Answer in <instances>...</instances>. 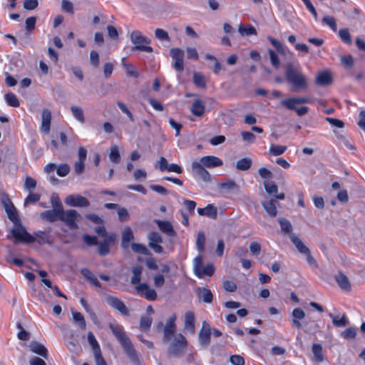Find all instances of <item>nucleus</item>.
I'll list each match as a JSON object with an SVG mask.
<instances>
[{"instance_id": "f704fd0d", "label": "nucleus", "mask_w": 365, "mask_h": 365, "mask_svg": "<svg viewBox=\"0 0 365 365\" xmlns=\"http://www.w3.org/2000/svg\"><path fill=\"white\" fill-rule=\"evenodd\" d=\"M4 98L7 105L9 106L17 108L20 105L18 98L11 92L5 94Z\"/></svg>"}, {"instance_id": "4c0bfd02", "label": "nucleus", "mask_w": 365, "mask_h": 365, "mask_svg": "<svg viewBox=\"0 0 365 365\" xmlns=\"http://www.w3.org/2000/svg\"><path fill=\"white\" fill-rule=\"evenodd\" d=\"M322 21L324 24L328 26L334 32H336L337 25L336 19L333 16H324Z\"/></svg>"}, {"instance_id": "9b49d317", "label": "nucleus", "mask_w": 365, "mask_h": 365, "mask_svg": "<svg viewBox=\"0 0 365 365\" xmlns=\"http://www.w3.org/2000/svg\"><path fill=\"white\" fill-rule=\"evenodd\" d=\"M1 201L9 219L12 222L19 220L16 209L8 195L3 197Z\"/></svg>"}, {"instance_id": "c756f323", "label": "nucleus", "mask_w": 365, "mask_h": 365, "mask_svg": "<svg viewBox=\"0 0 365 365\" xmlns=\"http://www.w3.org/2000/svg\"><path fill=\"white\" fill-rule=\"evenodd\" d=\"M133 231L130 227H127L122 232L121 245L123 248L128 247L129 242L133 239Z\"/></svg>"}, {"instance_id": "052dcab7", "label": "nucleus", "mask_w": 365, "mask_h": 365, "mask_svg": "<svg viewBox=\"0 0 365 365\" xmlns=\"http://www.w3.org/2000/svg\"><path fill=\"white\" fill-rule=\"evenodd\" d=\"M241 136L244 141H246L250 143H253L256 139L255 134L250 131L241 132Z\"/></svg>"}, {"instance_id": "1a4fd4ad", "label": "nucleus", "mask_w": 365, "mask_h": 365, "mask_svg": "<svg viewBox=\"0 0 365 365\" xmlns=\"http://www.w3.org/2000/svg\"><path fill=\"white\" fill-rule=\"evenodd\" d=\"M149 240L148 246L158 254L163 252V247L160 245L163 242L162 236L157 232H151L148 236Z\"/></svg>"}, {"instance_id": "6e6552de", "label": "nucleus", "mask_w": 365, "mask_h": 365, "mask_svg": "<svg viewBox=\"0 0 365 365\" xmlns=\"http://www.w3.org/2000/svg\"><path fill=\"white\" fill-rule=\"evenodd\" d=\"M187 344V339L182 334H178L170 347V352L174 356L180 355Z\"/></svg>"}, {"instance_id": "f257e3e1", "label": "nucleus", "mask_w": 365, "mask_h": 365, "mask_svg": "<svg viewBox=\"0 0 365 365\" xmlns=\"http://www.w3.org/2000/svg\"><path fill=\"white\" fill-rule=\"evenodd\" d=\"M58 203L57 207L43 211L41 214V218L49 222L61 220L70 229H78L77 221L81 218V215L76 210H64L61 201L58 200Z\"/></svg>"}, {"instance_id": "49530a36", "label": "nucleus", "mask_w": 365, "mask_h": 365, "mask_svg": "<svg viewBox=\"0 0 365 365\" xmlns=\"http://www.w3.org/2000/svg\"><path fill=\"white\" fill-rule=\"evenodd\" d=\"M264 186L266 192L271 195H275L277 193L278 187L274 182L266 181L264 182Z\"/></svg>"}, {"instance_id": "338daca9", "label": "nucleus", "mask_w": 365, "mask_h": 365, "mask_svg": "<svg viewBox=\"0 0 365 365\" xmlns=\"http://www.w3.org/2000/svg\"><path fill=\"white\" fill-rule=\"evenodd\" d=\"M40 195L38 193H29L25 198L24 202L26 204H34L40 200Z\"/></svg>"}, {"instance_id": "f03ea898", "label": "nucleus", "mask_w": 365, "mask_h": 365, "mask_svg": "<svg viewBox=\"0 0 365 365\" xmlns=\"http://www.w3.org/2000/svg\"><path fill=\"white\" fill-rule=\"evenodd\" d=\"M16 243L30 244L36 242L38 245L51 244L50 235L44 231L38 230L31 235L21 224L11 231Z\"/></svg>"}, {"instance_id": "de8ad7c7", "label": "nucleus", "mask_w": 365, "mask_h": 365, "mask_svg": "<svg viewBox=\"0 0 365 365\" xmlns=\"http://www.w3.org/2000/svg\"><path fill=\"white\" fill-rule=\"evenodd\" d=\"M205 236L202 232H200L197 234V237L196 240V246L199 252H203L205 249Z\"/></svg>"}, {"instance_id": "5fc2aeb1", "label": "nucleus", "mask_w": 365, "mask_h": 365, "mask_svg": "<svg viewBox=\"0 0 365 365\" xmlns=\"http://www.w3.org/2000/svg\"><path fill=\"white\" fill-rule=\"evenodd\" d=\"M36 187V181L30 176H26L24 182V187L27 190H34Z\"/></svg>"}, {"instance_id": "39448f33", "label": "nucleus", "mask_w": 365, "mask_h": 365, "mask_svg": "<svg viewBox=\"0 0 365 365\" xmlns=\"http://www.w3.org/2000/svg\"><path fill=\"white\" fill-rule=\"evenodd\" d=\"M130 38L135 46L133 49L145 51L148 53L153 52V49L151 46H148L150 43V39L145 36H143L142 33L138 30L133 31L131 33Z\"/></svg>"}, {"instance_id": "680f3d73", "label": "nucleus", "mask_w": 365, "mask_h": 365, "mask_svg": "<svg viewBox=\"0 0 365 365\" xmlns=\"http://www.w3.org/2000/svg\"><path fill=\"white\" fill-rule=\"evenodd\" d=\"M17 327L21 329L17 334L18 338L22 341H28L30 338V334L22 328L21 324L19 322L17 323Z\"/></svg>"}, {"instance_id": "c9c22d12", "label": "nucleus", "mask_w": 365, "mask_h": 365, "mask_svg": "<svg viewBox=\"0 0 365 365\" xmlns=\"http://www.w3.org/2000/svg\"><path fill=\"white\" fill-rule=\"evenodd\" d=\"M239 32L242 36H244V35L252 36V35H257V34L255 28L251 24H248L246 26L240 25L239 26Z\"/></svg>"}, {"instance_id": "f8f14e48", "label": "nucleus", "mask_w": 365, "mask_h": 365, "mask_svg": "<svg viewBox=\"0 0 365 365\" xmlns=\"http://www.w3.org/2000/svg\"><path fill=\"white\" fill-rule=\"evenodd\" d=\"M108 304L113 309L118 310L121 314L127 316L129 314V311L125 304L115 297L109 296L107 297Z\"/></svg>"}, {"instance_id": "b1692460", "label": "nucleus", "mask_w": 365, "mask_h": 365, "mask_svg": "<svg viewBox=\"0 0 365 365\" xmlns=\"http://www.w3.org/2000/svg\"><path fill=\"white\" fill-rule=\"evenodd\" d=\"M215 272V267L212 264H208L205 267H197L195 274L199 278H202L204 276H212Z\"/></svg>"}, {"instance_id": "a18cd8bd", "label": "nucleus", "mask_w": 365, "mask_h": 365, "mask_svg": "<svg viewBox=\"0 0 365 365\" xmlns=\"http://www.w3.org/2000/svg\"><path fill=\"white\" fill-rule=\"evenodd\" d=\"M356 328L350 327L342 331L341 336L345 339H351L356 337Z\"/></svg>"}, {"instance_id": "bb28decb", "label": "nucleus", "mask_w": 365, "mask_h": 365, "mask_svg": "<svg viewBox=\"0 0 365 365\" xmlns=\"http://www.w3.org/2000/svg\"><path fill=\"white\" fill-rule=\"evenodd\" d=\"M205 110V106L204 103L201 100H195L191 106L190 110L193 115L195 116L200 117L202 116Z\"/></svg>"}, {"instance_id": "72a5a7b5", "label": "nucleus", "mask_w": 365, "mask_h": 365, "mask_svg": "<svg viewBox=\"0 0 365 365\" xmlns=\"http://www.w3.org/2000/svg\"><path fill=\"white\" fill-rule=\"evenodd\" d=\"M88 341L93 349V354L101 352L100 345L91 331H89L88 334Z\"/></svg>"}, {"instance_id": "bf43d9fd", "label": "nucleus", "mask_w": 365, "mask_h": 365, "mask_svg": "<svg viewBox=\"0 0 365 365\" xmlns=\"http://www.w3.org/2000/svg\"><path fill=\"white\" fill-rule=\"evenodd\" d=\"M349 324V320L347 319L345 314H343L341 319H338L337 317H334L333 319V324L337 327H345Z\"/></svg>"}, {"instance_id": "a211bd4d", "label": "nucleus", "mask_w": 365, "mask_h": 365, "mask_svg": "<svg viewBox=\"0 0 365 365\" xmlns=\"http://www.w3.org/2000/svg\"><path fill=\"white\" fill-rule=\"evenodd\" d=\"M335 279L341 289L345 292L351 291V287L349 279L343 272H339L335 275Z\"/></svg>"}, {"instance_id": "ddd939ff", "label": "nucleus", "mask_w": 365, "mask_h": 365, "mask_svg": "<svg viewBox=\"0 0 365 365\" xmlns=\"http://www.w3.org/2000/svg\"><path fill=\"white\" fill-rule=\"evenodd\" d=\"M154 222L158 225L159 230L163 233L170 237L176 236V232L170 222L168 220H155Z\"/></svg>"}, {"instance_id": "2f4dec72", "label": "nucleus", "mask_w": 365, "mask_h": 365, "mask_svg": "<svg viewBox=\"0 0 365 365\" xmlns=\"http://www.w3.org/2000/svg\"><path fill=\"white\" fill-rule=\"evenodd\" d=\"M193 83L199 88L205 89L206 88L205 78L201 73L195 72L193 73Z\"/></svg>"}, {"instance_id": "58836bf2", "label": "nucleus", "mask_w": 365, "mask_h": 365, "mask_svg": "<svg viewBox=\"0 0 365 365\" xmlns=\"http://www.w3.org/2000/svg\"><path fill=\"white\" fill-rule=\"evenodd\" d=\"M287 149L285 145H277L272 144L269 148V153L274 156L282 155Z\"/></svg>"}, {"instance_id": "79ce46f5", "label": "nucleus", "mask_w": 365, "mask_h": 365, "mask_svg": "<svg viewBox=\"0 0 365 365\" xmlns=\"http://www.w3.org/2000/svg\"><path fill=\"white\" fill-rule=\"evenodd\" d=\"M152 319L151 317L147 316V315H143L140 317V329L143 330V331H148L150 329V326L152 324Z\"/></svg>"}, {"instance_id": "4be33fe9", "label": "nucleus", "mask_w": 365, "mask_h": 365, "mask_svg": "<svg viewBox=\"0 0 365 365\" xmlns=\"http://www.w3.org/2000/svg\"><path fill=\"white\" fill-rule=\"evenodd\" d=\"M51 121V111L47 108L43 109L42 111L41 129L46 133L50 131Z\"/></svg>"}, {"instance_id": "864d4df0", "label": "nucleus", "mask_w": 365, "mask_h": 365, "mask_svg": "<svg viewBox=\"0 0 365 365\" xmlns=\"http://www.w3.org/2000/svg\"><path fill=\"white\" fill-rule=\"evenodd\" d=\"M69 171H70V168L66 163L61 164L58 167H56L57 175L60 177L66 176L69 173Z\"/></svg>"}, {"instance_id": "412c9836", "label": "nucleus", "mask_w": 365, "mask_h": 365, "mask_svg": "<svg viewBox=\"0 0 365 365\" xmlns=\"http://www.w3.org/2000/svg\"><path fill=\"white\" fill-rule=\"evenodd\" d=\"M30 349L33 353L38 354L46 359H48V350L43 344L37 341H32L30 344Z\"/></svg>"}, {"instance_id": "09e8293b", "label": "nucleus", "mask_w": 365, "mask_h": 365, "mask_svg": "<svg viewBox=\"0 0 365 365\" xmlns=\"http://www.w3.org/2000/svg\"><path fill=\"white\" fill-rule=\"evenodd\" d=\"M123 66L125 68L126 74L128 76L134 78H138L139 76V73L133 65L123 63Z\"/></svg>"}, {"instance_id": "dca6fc26", "label": "nucleus", "mask_w": 365, "mask_h": 365, "mask_svg": "<svg viewBox=\"0 0 365 365\" xmlns=\"http://www.w3.org/2000/svg\"><path fill=\"white\" fill-rule=\"evenodd\" d=\"M175 321H176V315L173 314L168 319L166 324L164 327V337L167 339H170L175 331Z\"/></svg>"}, {"instance_id": "774afa93", "label": "nucleus", "mask_w": 365, "mask_h": 365, "mask_svg": "<svg viewBox=\"0 0 365 365\" xmlns=\"http://www.w3.org/2000/svg\"><path fill=\"white\" fill-rule=\"evenodd\" d=\"M230 361L232 365H245V359L240 355H232Z\"/></svg>"}, {"instance_id": "c03bdc74", "label": "nucleus", "mask_w": 365, "mask_h": 365, "mask_svg": "<svg viewBox=\"0 0 365 365\" xmlns=\"http://www.w3.org/2000/svg\"><path fill=\"white\" fill-rule=\"evenodd\" d=\"M339 36L341 41L347 44H351L352 41L348 29H342L339 31Z\"/></svg>"}, {"instance_id": "7ed1b4c3", "label": "nucleus", "mask_w": 365, "mask_h": 365, "mask_svg": "<svg viewBox=\"0 0 365 365\" xmlns=\"http://www.w3.org/2000/svg\"><path fill=\"white\" fill-rule=\"evenodd\" d=\"M109 328L112 331L113 335L115 336L121 346L123 347L125 353L127 354L130 360L135 365H140V359L137 352L126 333L125 332L123 327L118 324H109Z\"/></svg>"}, {"instance_id": "aec40b11", "label": "nucleus", "mask_w": 365, "mask_h": 365, "mask_svg": "<svg viewBox=\"0 0 365 365\" xmlns=\"http://www.w3.org/2000/svg\"><path fill=\"white\" fill-rule=\"evenodd\" d=\"M197 213L200 215L207 216V217H209L214 220L216 219L217 217V207H215L212 204H208L207 206H205L203 208H198Z\"/></svg>"}, {"instance_id": "0eeeda50", "label": "nucleus", "mask_w": 365, "mask_h": 365, "mask_svg": "<svg viewBox=\"0 0 365 365\" xmlns=\"http://www.w3.org/2000/svg\"><path fill=\"white\" fill-rule=\"evenodd\" d=\"M135 289L140 297H144L148 301H155L158 297L155 290L145 282L136 285Z\"/></svg>"}, {"instance_id": "cd10ccee", "label": "nucleus", "mask_w": 365, "mask_h": 365, "mask_svg": "<svg viewBox=\"0 0 365 365\" xmlns=\"http://www.w3.org/2000/svg\"><path fill=\"white\" fill-rule=\"evenodd\" d=\"M262 206L271 217H275L277 214V201L275 200H270L262 202Z\"/></svg>"}, {"instance_id": "f3484780", "label": "nucleus", "mask_w": 365, "mask_h": 365, "mask_svg": "<svg viewBox=\"0 0 365 365\" xmlns=\"http://www.w3.org/2000/svg\"><path fill=\"white\" fill-rule=\"evenodd\" d=\"M211 331L208 324L203 322L201 330L199 333L200 343L204 346H207L210 343Z\"/></svg>"}, {"instance_id": "393cba45", "label": "nucleus", "mask_w": 365, "mask_h": 365, "mask_svg": "<svg viewBox=\"0 0 365 365\" xmlns=\"http://www.w3.org/2000/svg\"><path fill=\"white\" fill-rule=\"evenodd\" d=\"M195 314L192 311H188L185 314L184 329L191 333L195 332Z\"/></svg>"}, {"instance_id": "20e7f679", "label": "nucleus", "mask_w": 365, "mask_h": 365, "mask_svg": "<svg viewBox=\"0 0 365 365\" xmlns=\"http://www.w3.org/2000/svg\"><path fill=\"white\" fill-rule=\"evenodd\" d=\"M285 76L287 82L292 85V91L297 92L307 88V81L305 76L292 64L286 67Z\"/></svg>"}, {"instance_id": "5701e85b", "label": "nucleus", "mask_w": 365, "mask_h": 365, "mask_svg": "<svg viewBox=\"0 0 365 365\" xmlns=\"http://www.w3.org/2000/svg\"><path fill=\"white\" fill-rule=\"evenodd\" d=\"M292 317L293 319L292 320V323L293 327L299 329L302 328V324L299 320L303 319L305 317L304 312L301 308H295L292 311Z\"/></svg>"}, {"instance_id": "473e14b6", "label": "nucleus", "mask_w": 365, "mask_h": 365, "mask_svg": "<svg viewBox=\"0 0 365 365\" xmlns=\"http://www.w3.org/2000/svg\"><path fill=\"white\" fill-rule=\"evenodd\" d=\"M252 160L250 158H243L236 163V168L239 170H247L252 166Z\"/></svg>"}, {"instance_id": "7c9ffc66", "label": "nucleus", "mask_w": 365, "mask_h": 365, "mask_svg": "<svg viewBox=\"0 0 365 365\" xmlns=\"http://www.w3.org/2000/svg\"><path fill=\"white\" fill-rule=\"evenodd\" d=\"M143 267L141 266H135L133 267L132 272L133 276L130 279V283L132 284L138 285L140 283L141 275H142Z\"/></svg>"}, {"instance_id": "6e6d98bb", "label": "nucleus", "mask_w": 365, "mask_h": 365, "mask_svg": "<svg viewBox=\"0 0 365 365\" xmlns=\"http://www.w3.org/2000/svg\"><path fill=\"white\" fill-rule=\"evenodd\" d=\"M170 53L174 60L184 58L185 56L184 51L179 48H171Z\"/></svg>"}, {"instance_id": "2eb2a0df", "label": "nucleus", "mask_w": 365, "mask_h": 365, "mask_svg": "<svg viewBox=\"0 0 365 365\" xmlns=\"http://www.w3.org/2000/svg\"><path fill=\"white\" fill-rule=\"evenodd\" d=\"M116 235L113 233L109 235L104 239V241L99 244L98 253L101 256H106L110 252L109 245L114 243Z\"/></svg>"}, {"instance_id": "13d9d810", "label": "nucleus", "mask_w": 365, "mask_h": 365, "mask_svg": "<svg viewBox=\"0 0 365 365\" xmlns=\"http://www.w3.org/2000/svg\"><path fill=\"white\" fill-rule=\"evenodd\" d=\"M90 61L93 67L98 68L99 66V63H100L99 54L96 51L92 50L91 51Z\"/></svg>"}, {"instance_id": "0e129e2a", "label": "nucleus", "mask_w": 365, "mask_h": 365, "mask_svg": "<svg viewBox=\"0 0 365 365\" xmlns=\"http://www.w3.org/2000/svg\"><path fill=\"white\" fill-rule=\"evenodd\" d=\"M223 288L227 291V292H234L237 290V284L232 282V281H230V280H225V282H223Z\"/></svg>"}, {"instance_id": "8fccbe9b", "label": "nucleus", "mask_w": 365, "mask_h": 365, "mask_svg": "<svg viewBox=\"0 0 365 365\" xmlns=\"http://www.w3.org/2000/svg\"><path fill=\"white\" fill-rule=\"evenodd\" d=\"M110 159L114 163H118L120 160V153L116 145L113 146L110 149Z\"/></svg>"}, {"instance_id": "a878e982", "label": "nucleus", "mask_w": 365, "mask_h": 365, "mask_svg": "<svg viewBox=\"0 0 365 365\" xmlns=\"http://www.w3.org/2000/svg\"><path fill=\"white\" fill-rule=\"evenodd\" d=\"M290 240L292 242L294 245V246L297 247L298 251L301 254H305L308 253L309 251V249L303 243V242L296 235L294 234H290L289 235Z\"/></svg>"}, {"instance_id": "c85d7f7f", "label": "nucleus", "mask_w": 365, "mask_h": 365, "mask_svg": "<svg viewBox=\"0 0 365 365\" xmlns=\"http://www.w3.org/2000/svg\"><path fill=\"white\" fill-rule=\"evenodd\" d=\"M334 76L328 70L321 71V86H329L333 83Z\"/></svg>"}, {"instance_id": "69168bd1", "label": "nucleus", "mask_w": 365, "mask_h": 365, "mask_svg": "<svg viewBox=\"0 0 365 365\" xmlns=\"http://www.w3.org/2000/svg\"><path fill=\"white\" fill-rule=\"evenodd\" d=\"M36 22V18L35 16L28 17L25 21L26 30L29 31H33L35 29Z\"/></svg>"}, {"instance_id": "9d476101", "label": "nucleus", "mask_w": 365, "mask_h": 365, "mask_svg": "<svg viewBox=\"0 0 365 365\" xmlns=\"http://www.w3.org/2000/svg\"><path fill=\"white\" fill-rule=\"evenodd\" d=\"M65 202L72 207H86L90 205L89 200L80 195H70L66 200Z\"/></svg>"}, {"instance_id": "e2e57ef3", "label": "nucleus", "mask_w": 365, "mask_h": 365, "mask_svg": "<svg viewBox=\"0 0 365 365\" xmlns=\"http://www.w3.org/2000/svg\"><path fill=\"white\" fill-rule=\"evenodd\" d=\"M324 120L329 122L334 127L339 128H343L344 127V123L339 119L327 117Z\"/></svg>"}, {"instance_id": "4d7b16f0", "label": "nucleus", "mask_w": 365, "mask_h": 365, "mask_svg": "<svg viewBox=\"0 0 365 365\" xmlns=\"http://www.w3.org/2000/svg\"><path fill=\"white\" fill-rule=\"evenodd\" d=\"M155 36L160 41H169L170 39L168 32L162 29H156Z\"/></svg>"}, {"instance_id": "6ab92c4d", "label": "nucleus", "mask_w": 365, "mask_h": 365, "mask_svg": "<svg viewBox=\"0 0 365 365\" xmlns=\"http://www.w3.org/2000/svg\"><path fill=\"white\" fill-rule=\"evenodd\" d=\"M197 297L203 302L210 304L213 300V295L211 291L205 287H197L196 289Z\"/></svg>"}, {"instance_id": "603ef678", "label": "nucleus", "mask_w": 365, "mask_h": 365, "mask_svg": "<svg viewBox=\"0 0 365 365\" xmlns=\"http://www.w3.org/2000/svg\"><path fill=\"white\" fill-rule=\"evenodd\" d=\"M269 55L272 66L275 68H279L280 66V61L278 55L272 49H269Z\"/></svg>"}, {"instance_id": "3c124183", "label": "nucleus", "mask_w": 365, "mask_h": 365, "mask_svg": "<svg viewBox=\"0 0 365 365\" xmlns=\"http://www.w3.org/2000/svg\"><path fill=\"white\" fill-rule=\"evenodd\" d=\"M220 187L227 190H232L238 189V185L232 180H227L225 182H222L220 184Z\"/></svg>"}, {"instance_id": "423d86ee", "label": "nucleus", "mask_w": 365, "mask_h": 365, "mask_svg": "<svg viewBox=\"0 0 365 365\" xmlns=\"http://www.w3.org/2000/svg\"><path fill=\"white\" fill-rule=\"evenodd\" d=\"M307 102L305 98H289L282 101L281 104L289 110H294L299 115H304L308 112L307 106L297 107L298 104H302Z\"/></svg>"}, {"instance_id": "e433bc0d", "label": "nucleus", "mask_w": 365, "mask_h": 365, "mask_svg": "<svg viewBox=\"0 0 365 365\" xmlns=\"http://www.w3.org/2000/svg\"><path fill=\"white\" fill-rule=\"evenodd\" d=\"M278 222L280 225L282 232H284V234H289L292 232V226L288 220L281 217L279 218Z\"/></svg>"}, {"instance_id": "4468645a", "label": "nucleus", "mask_w": 365, "mask_h": 365, "mask_svg": "<svg viewBox=\"0 0 365 365\" xmlns=\"http://www.w3.org/2000/svg\"><path fill=\"white\" fill-rule=\"evenodd\" d=\"M200 161L205 168H208L220 167L223 165L222 160L214 155L203 156Z\"/></svg>"}, {"instance_id": "ea45409f", "label": "nucleus", "mask_w": 365, "mask_h": 365, "mask_svg": "<svg viewBox=\"0 0 365 365\" xmlns=\"http://www.w3.org/2000/svg\"><path fill=\"white\" fill-rule=\"evenodd\" d=\"M131 248H132V250L135 253L142 254V255H145L150 254V251L148 250L147 247L143 244L133 242L131 245Z\"/></svg>"}, {"instance_id": "a19ab883", "label": "nucleus", "mask_w": 365, "mask_h": 365, "mask_svg": "<svg viewBox=\"0 0 365 365\" xmlns=\"http://www.w3.org/2000/svg\"><path fill=\"white\" fill-rule=\"evenodd\" d=\"M71 110L72 111V113L74 116V118L78 120L81 123L85 122V118L83 115V112L81 108L78 106H72L71 107Z\"/></svg>"}, {"instance_id": "37998d69", "label": "nucleus", "mask_w": 365, "mask_h": 365, "mask_svg": "<svg viewBox=\"0 0 365 365\" xmlns=\"http://www.w3.org/2000/svg\"><path fill=\"white\" fill-rule=\"evenodd\" d=\"M72 316L73 320L78 324V326L81 329H86V320L83 315L79 312H72Z\"/></svg>"}]
</instances>
